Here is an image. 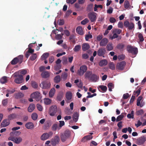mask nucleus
Masks as SVG:
<instances>
[{
	"label": "nucleus",
	"mask_w": 146,
	"mask_h": 146,
	"mask_svg": "<svg viewBox=\"0 0 146 146\" xmlns=\"http://www.w3.org/2000/svg\"><path fill=\"white\" fill-rule=\"evenodd\" d=\"M55 90L54 88H51L49 92V96L50 97H52L55 92Z\"/></svg>",
	"instance_id": "obj_29"
},
{
	"label": "nucleus",
	"mask_w": 146,
	"mask_h": 146,
	"mask_svg": "<svg viewBox=\"0 0 146 146\" xmlns=\"http://www.w3.org/2000/svg\"><path fill=\"white\" fill-rule=\"evenodd\" d=\"M112 31V33H115L117 35L120 34L122 32V30H121L117 29H113Z\"/></svg>",
	"instance_id": "obj_30"
},
{
	"label": "nucleus",
	"mask_w": 146,
	"mask_h": 146,
	"mask_svg": "<svg viewBox=\"0 0 146 146\" xmlns=\"http://www.w3.org/2000/svg\"><path fill=\"white\" fill-rule=\"evenodd\" d=\"M89 56L87 54H84L82 55V58L84 59H87L88 58Z\"/></svg>",
	"instance_id": "obj_62"
},
{
	"label": "nucleus",
	"mask_w": 146,
	"mask_h": 146,
	"mask_svg": "<svg viewBox=\"0 0 146 146\" xmlns=\"http://www.w3.org/2000/svg\"><path fill=\"white\" fill-rule=\"evenodd\" d=\"M108 42V39L104 38L102 40L100 43V45L101 46H106Z\"/></svg>",
	"instance_id": "obj_16"
},
{
	"label": "nucleus",
	"mask_w": 146,
	"mask_h": 146,
	"mask_svg": "<svg viewBox=\"0 0 146 146\" xmlns=\"http://www.w3.org/2000/svg\"><path fill=\"white\" fill-rule=\"evenodd\" d=\"M98 88H100L104 92H106L107 89V87L104 85H100L99 86Z\"/></svg>",
	"instance_id": "obj_44"
},
{
	"label": "nucleus",
	"mask_w": 146,
	"mask_h": 146,
	"mask_svg": "<svg viewBox=\"0 0 146 146\" xmlns=\"http://www.w3.org/2000/svg\"><path fill=\"white\" fill-rule=\"evenodd\" d=\"M96 13H90L88 14V17L92 22L95 21L96 19Z\"/></svg>",
	"instance_id": "obj_13"
},
{
	"label": "nucleus",
	"mask_w": 146,
	"mask_h": 146,
	"mask_svg": "<svg viewBox=\"0 0 146 146\" xmlns=\"http://www.w3.org/2000/svg\"><path fill=\"white\" fill-rule=\"evenodd\" d=\"M60 141L59 137L58 135H56L54 138L51 141V143L52 145L54 146L58 143Z\"/></svg>",
	"instance_id": "obj_12"
},
{
	"label": "nucleus",
	"mask_w": 146,
	"mask_h": 146,
	"mask_svg": "<svg viewBox=\"0 0 146 146\" xmlns=\"http://www.w3.org/2000/svg\"><path fill=\"white\" fill-rule=\"evenodd\" d=\"M109 68L112 70H114L115 69V66L113 62H111L109 64Z\"/></svg>",
	"instance_id": "obj_48"
},
{
	"label": "nucleus",
	"mask_w": 146,
	"mask_h": 146,
	"mask_svg": "<svg viewBox=\"0 0 146 146\" xmlns=\"http://www.w3.org/2000/svg\"><path fill=\"white\" fill-rule=\"evenodd\" d=\"M16 115L15 113H12L8 116V120H11L12 119L15 118L16 117Z\"/></svg>",
	"instance_id": "obj_40"
},
{
	"label": "nucleus",
	"mask_w": 146,
	"mask_h": 146,
	"mask_svg": "<svg viewBox=\"0 0 146 146\" xmlns=\"http://www.w3.org/2000/svg\"><path fill=\"white\" fill-rule=\"evenodd\" d=\"M99 79V76L95 74H92L91 76L90 80H91L93 82H96Z\"/></svg>",
	"instance_id": "obj_14"
},
{
	"label": "nucleus",
	"mask_w": 146,
	"mask_h": 146,
	"mask_svg": "<svg viewBox=\"0 0 146 146\" xmlns=\"http://www.w3.org/2000/svg\"><path fill=\"white\" fill-rule=\"evenodd\" d=\"M51 129L52 130L54 131H56L57 130H59L60 129V128L59 129L58 123H55L52 125Z\"/></svg>",
	"instance_id": "obj_25"
},
{
	"label": "nucleus",
	"mask_w": 146,
	"mask_h": 146,
	"mask_svg": "<svg viewBox=\"0 0 146 146\" xmlns=\"http://www.w3.org/2000/svg\"><path fill=\"white\" fill-rule=\"evenodd\" d=\"M17 73H14V77H16L14 80L15 82L17 84H20L23 82V77L21 74H17Z\"/></svg>",
	"instance_id": "obj_3"
},
{
	"label": "nucleus",
	"mask_w": 146,
	"mask_h": 146,
	"mask_svg": "<svg viewBox=\"0 0 146 146\" xmlns=\"http://www.w3.org/2000/svg\"><path fill=\"white\" fill-rule=\"evenodd\" d=\"M0 82L2 84L5 83L7 82V77L6 76L2 77L0 79Z\"/></svg>",
	"instance_id": "obj_41"
},
{
	"label": "nucleus",
	"mask_w": 146,
	"mask_h": 146,
	"mask_svg": "<svg viewBox=\"0 0 146 146\" xmlns=\"http://www.w3.org/2000/svg\"><path fill=\"white\" fill-rule=\"evenodd\" d=\"M126 64V62L124 61H122L117 63L116 67V69L119 70H123Z\"/></svg>",
	"instance_id": "obj_8"
},
{
	"label": "nucleus",
	"mask_w": 146,
	"mask_h": 146,
	"mask_svg": "<svg viewBox=\"0 0 146 146\" xmlns=\"http://www.w3.org/2000/svg\"><path fill=\"white\" fill-rule=\"evenodd\" d=\"M51 103V100L48 98H45L44 99V103L45 104L49 105Z\"/></svg>",
	"instance_id": "obj_39"
},
{
	"label": "nucleus",
	"mask_w": 146,
	"mask_h": 146,
	"mask_svg": "<svg viewBox=\"0 0 146 146\" xmlns=\"http://www.w3.org/2000/svg\"><path fill=\"white\" fill-rule=\"evenodd\" d=\"M76 31L78 34L80 35H82L83 34L82 28L81 27H77L76 29Z\"/></svg>",
	"instance_id": "obj_28"
},
{
	"label": "nucleus",
	"mask_w": 146,
	"mask_h": 146,
	"mask_svg": "<svg viewBox=\"0 0 146 146\" xmlns=\"http://www.w3.org/2000/svg\"><path fill=\"white\" fill-rule=\"evenodd\" d=\"M49 54L48 53H44L41 56V59L42 60H45L49 56Z\"/></svg>",
	"instance_id": "obj_36"
},
{
	"label": "nucleus",
	"mask_w": 146,
	"mask_h": 146,
	"mask_svg": "<svg viewBox=\"0 0 146 146\" xmlns=\"http://www.w3.org/2000/svg\"><path fill=\"white\" fill-rule=\"evenodd\" d=\"M31 85L34 88H37L38 86V85L37 83L34 81H31Z\"/></svg>",
	"instance_id": "obj_42"
},
{
	"label": "nucleus",
	"mask_w": 146,
	"mask_h": 146,
	"mask_svg": "<svg viewBox=\"0 0 146 146\" xmlns=\"http://www.w3.org/2000/svg\"><path fill=\"white\" fill-rule=\"evenodd\" d=\"M124 26L126 28H128L129 30L134 29V24L132 22L129 23L128 21L126 20L124 23Z\"/></svg>",
	"instance_id": "obj_7"
},
{
	"label": "nucleus",
	"mask_w": 146,
	"mask_h": 146,
	"mask_svg": "<svg viewBox=\"0 0 146 146\" xmlns=\"http://www.w3.org/2000/svg\"><path fill=\"white\" fill-rule=\"evenodd\" d=\"M49 138L48 135L47 133H45L43 134L40 137V139L42 141H44Z\"/></svg>",
	"instance_id": "obj_26"
},
{
	"label": "nucleus",
	"mask_w": 146,
	"mask_h": 146,
	"mask_svg": "<svg viewBox=\"0 0 146 146\" xmlns=\"http://www.w3.org/2000/svg\"><path fill=\"white\" fill-rule=\"evenodd\" d=\"M106 51L105 48H100L97 51V54L100 56L104 57V55L105 54Z\"/></svg>",
	"instance_id": "obj_11"
},
{
	"label": "nucleus",
	"mask_w": 146,
	"mask_h": 146,
	"mask_svg": "<svg viewBox=\"0 0 146 146\" xmlns=\"http://www.w3.org/2000/svg\"><path fill=\"white\" fill-rule=\"evenodd\" d=\"M31 98L35 99L36 101L39 100L41 98L40 93L38 91L33 93L31 95Z\"/></svg>",
	"instance_id": "obj_10"
},
{
	"label": "nucleus",
	"mask_w": 146,
	"mask_h": 146,
	"mask_svg": "<svg viewBox=\"0 0 146 146\" xmlns=\"http://www.w3.org/2000/svg\"><path fill=\"white\" fill-rule=\"evenodd\" d=\"M38 110L40 111H42V110L43 108L42 106L40 104H37L36 105Z\"/></svg>",
	"instance_id": "obj_64"
},
{
	"label": "nucleus",
	"mask_w": 146,
	"mask_h": 146,
	"mask_svg": "<svg viewBox=\"0 0 146 146\" xmlns=\"http://www.w3.org/2000/svg\"><path fill=\"white\" fill-rule=\"evenodd\" d=\"M42 77L44 78H46L50 76V72L48 71L43 72L41 74Z\"/></svg>",
	"instance_id": "obj_17"
},
{
	"label": "nucleus",
	"mask_w": 146,
	"mask_h": 146,
	"mask_svg": "<svg viewBox=\"0 0 146 146\" xmlns=\"http://www.w3.org/2000/svg\"><path fill=\"white\" fill-rule=\"evenodd\" d=\"M79 116V113L77 112H75L72 115V118L73 121L75 122L77 121Z\"/></svg>",
	"instance_id": "obj_15"
},
{
	"label": "nucleus",
	"mask_w": 146,
	"mask_h": 146,
	"mask_svg": "<svg viewBox=\"0 0 146 146\" xmlns=\"http://www.w3.org/2000/svg\"><path fill=\"white\" fill-rule=\"evenodd\" d=\"M109 21L110 23H113L116 22V20L113 17H110L109 19Z\"/></svg>",
	"instance_id": "obj_61"
},
{
	"label": "nucleus",
	"mask_w": 146,
	"mask_h": 146,
	"mask_svg": "<svg viewBox=\"0 0 146 146\" xmlns=\"http://www.w3.org/2000/svg\"><path fill=\"white\" fill-rule=\"evenodd\" d=\"M74 36L73 35H70L69 37V40L73 43H74L75 42V41L74 39Z\"/></svg>",
	"instance_id": "obj_55"
},
{
	"label": "nucleus",
	"mask_w": 146,
	"mask_h": 146,
	"mask_svg": "<svg viewBox=\"0 0 146 146\" xmlns=\"http://www.w3.org/2000/svg\"><path fill=\"white\" fill-rule=\"evenodd\" d=\"M81 48V46L79 45H78L75 46L73 50L75 52H78L80 50Z\"/></svg>",
	"instance_id": "obj_37"
},
{
	"label": "nucleus",
	"mask_w": 146,
	"mask_h": 146,
	"mask_svg": "<svg viewBox=\"0 0 146 146\" xmlns=\"http://www.w3.org/2000/svg\"><path fill=\"white\" fill-rule=\"evenodd\" d=\"M25 127L28 129H32L34 128V125L31 122H29L25 125Z\"/></svg>",
	"instance_id": "obj_23"
},
{
	"label": "nucleus",
	"mask_w": 146,
	"mask_h": 146,
	"mask_svg": "<svg viewBox=\"0 0 146 146\" xmlns=\"http://www.w3.org/2000/svg\"><path fill=\"white\" fill-rule=\"evenodd\" d=\"M59 122V124L58 125L59 129L60 128V129L64 125L65 122L64 121H60Z\"/></svg>",
	"instance_id": "obj_53"
},
{
	"label": "nucleus",
	"mask_w": 146,
	"mask_h": 146,
	"mask_svg": "<svg viewBox=\"0 0 146 146\" xmlns=\"http://www.w3.org/2000/svg\"><path fill=\"white\" fill-rule=\"evenodd\" d=\"M108 87L109 88V91H112V88L113 87V84L111 83H110L108 84Z\"/></svg>",
	"instance_id": "obj_54"
},
{
	"label": "nucleus",
	"mask_w": 146,
	"mask_h": 146,
	"mask_svg": "<svg viewBox=\"0 0 146 146\" xmlns=\"http://www.w3.org/2000/svg\"><path fill=\"white\" fill-rule=\"evenodd\" d=\"M138 38L140 42H142L144 40V38L142 35L141 33H139L138 35Z\"/></svg>",
	"instance_id": "obj_58"
},
{
	"label": "nucleus",
	"mask_w": 146,
	"mask_h": 146,
	"mask_svg": "<svg viewBox=\"0 0 146 146\" xmlns=\"http://www.w3.org/2000/svg\"><path fill=\"white\" fill-rule=\"evenodd\" d=\"M124 7L126 9H128L130 7V4L128 1L126 0L124 3Z\"/></svg>",
	"instance_id": "obj_46"
},
{
	"label": "nucleus",
	"mask_w": 146,
	"mask_h": 146,
	"mask_svg": "<svg viewBox=\"0 0 146 146\" xmlns=\"http://www.w3.org/2000/svg\"><path fill=\"white\" fill-rule=\"evenodd\" d=\"M54 82L56 83H58L61 80V77L59 75L56 76L54 78Z\"/></svg>",
	"instance_id": "obj_31"
},
{
	"label": "nucleus",
	"mask_w": 146,
	"mask_h": 146,
	"mask_svg": "<svg viewBox=\"0 0 146 146\" xmlns=\"http://www.w3.org/2000/svg\"><path fill=\"white\" fill-rule=\"evenodd\" d=\"M143 113V110L141 109L138 111H137L136 112V115H141Z\"/></svg>",
	"instance_id": "obj_56"
},
{
	"label": "nucleus",
	"mask_w": 146,
	"mask_h": 146,
	"mask_svg": "<svg viewBox=\"0 0 146 146\" xmlns=\"http://www.w3.org/2000/svg\"><path fill=\"white\" fill-rule=\"evenodd\" d=\"M35 105L34 104H30L28 108V111L29 112H32L35 109Z\"/></svg>",
	"instance_id": "obj_27"
},
{
	"label": "nucleus",
	"mask_w": 146,
	"mask_h": 146,
	"mask_svg": "<svg viewBox=\"0 0 146 146\" xmlns=\"http://www.w3.org/2000/svg\"><path fill=\"white\" fill-rule=\"evenodd\" d=\"M107 49L108 51L111 50L113 48V46L112 43H109L106 46Z\"/></svg>",
	"instance_id": "obj_35"
},
{
	"label": "nucleus",
	"mask_w": 146,
	"mask_h": 146,
	"mask_svg": "<svg viewBox=\"0 0 146 146\" xmlns=\"http://www.w3.org/2000/svg\"><path fill=\"white\" fill-rule=\"evenodd\" d=\"M146 141V137L144 136H142L137 139L136 143L138 145H141L144 144Z\"/></svg>",
	"instance_id": "obj_9"
},
{
	"label": "nucleus",
	"mask_w": 146,
	"mask_h": 146,
	"mask_svg": "<svg viewBox=\"0 0 146 146\" xmlns=\"http://www.w3.org/2000/svg\"><path fill=\"white\" fill-rule=\"evenodd\" d=\"M92 35H85V39L86 41H88L89 38H92Z\"/></svg>",
	"instance_id": "obj_60"
},
{
	"label": "nucleus",
	"mask_w": 146,
	"mask_h": 146,
	"mask_svg": "<svg viewBox=\"0 0 146 146\" xmlns=\"http://www.w3.org/2000/svg\"><path fill=\"white\" fill-rule=\"evenodd\" d=\"M19 74H22L23 75H25L27 73V70H26L23 69L20 70L19 71Z\"/></svg>",
	"instance_id": "obj_57"
},
{
	"label": "nucleus",
	"mask_w": 146,
	"mask_h": 146,
	"mask_svg": "<svg viewBox=\"0 0 146 146\" xmlns=\"http://www.w3.org/2000/svg\"><path fill=\"white\" fill-rule=\"evenodd\" d=\"M87 69V67L85 65H82L80 67V69L78 70L77 74L80 76L83 75Z\"/></svg>",
	"instance_id": "obj_6"
},
{
	"label": "nucleus",
	"mask_w": 146,
	"mask_h": 146,
	"mask_svg": "<svg viewBox=\"0 0 146 146\" xmlns=\"http://www.w3.org/2000/svg\"><path fill=\"white\" fill-rule=\"evenodd\" d=\"M60 138L61 141L62 142H65L66 139L68 138L66 137V136L63 134H62L60 136Z\"/></svg>",
	"instance_id": "obj_45"
},
{
	"label": "nucleus",
	"mask_w": 146,
	"mask_h": 146,
	"mask_svg": "<svg viewBox=\"0 0 146 146\" xmlns=\"http://www.w3.org/2000/svg\"><path fill=\"white\" fill-rule=\"evenodd\" d=\"M51 83L50 82L46 81H42L40 84V87L43 89H48L50 88Z\"/></svg>",
	"instance_id": "obj_4"
},
{
	"label": "nucleus",
	"mask_w": 146,
	"mask_h": 146,
	"mask_svg": "<svg viewBox=\"0 0 146 146\" xmlns=\"http://www.w3.org/2000/svg\"><path fill=\"white\" fill-rule=\"evenodd\" d=\"M58 109L57 106L55 105L51 106L49 109V114L51 116H54L55 115Z\"/></svg>",
	"instance_id": "obj_5"
},
{
	"label": "nucleus",
	"mask_w": 146,
	"mask_h": 146,
	"mask_svg": "<svg viewBox=\"0 0 146 146\" xmlns=\"http://www.w3.org/2000/svg\"><path fill=\"white\" fill-rule=\"evenodd\" d=\"M66 137L69 138L70 136V132L68 130H66L63 133H62Z\"/></svg>",
	"instance_id": "obj_38"
},
{
	"label": "nucleus",
	"mask_w": 146,
	"mask_h": 146,
	"mask_svg": "<svg viewBox=\"0 0 146 146\" xmlns=\"http://www.w3.org/2000/svg\"><path fill=\"white\" fill-rule=\"evenodd\" d=\"M89 21L88 20L87 18H86L81 22V24L83 25H85Z\"/></svg>",
	"instance_id": "obj_59"
},
{
	"label": "nucleus",
	"mask_w": 146,
	"mask_h": 146,
	"mask_svg": "<svg viewBox=\"0 0 146 146\" xmlns=\"http://www.w3.org/2000/svg\"><path fill=\"white\" fill-rule=\"evenodd\" d=\"M36 53H34L30 56V59L32 61L35 60L36 58Z\"/></svg>",
	"instance_id": "obj_51"
},
{
	"label": "nucleus",
	"mask_w": 146,
	"mask_h": 146,
	"mask_svg": "<svg viewBox=\"0 0 146 146\" xmlns=\"http://www.w3.org/2000/svg\"><path fill=\"white\" fill-rule=\"evenodd\" d=\"M141 89V88H140L136 91H134L133 92V94L134 95L136 96H138L140 93Z\"/></svg>",
	"instance_id": "obj_47"
},
{
	"label": "nucleus",
	"mask_w": 146,
	"mask_h": 146,
	"mask_svg": "<svg viewBox=\"0 0 146 146\" xmlns=\"http://www.w3.org/2000/svg\"><path fill=\"white\" fill-rule=\"evenodd\" d=\"M24 94L21 92H19L16 93L15 94V97L16 99H19L23 97Z\"/></svg>",
	"instance_id": "obj_32"
},
{
	"label": "nucleus",
	"mask_w": 146,
	"mask_h": 146,
	"mask_svg": "<svg viewBox=\"0 0 146 146\" xmlns=\"http://www.w3.org/2000/svg\"><path fill=\"white\" fill-rule=\"evenodd\" d=\"M72 94L70 92H67L66 93V99L70 100H71L72 97Z\"/></svg>",
	"instance_id": "obj_34"
},
{
	"label": "nucleus",
	"mask_w": 146,
	"mask_h": 146,
	"mask_svg": "<svg viewBox=\"0 0 146 146\" xmlns=\"http://www.w3.org/2000/svg\"><path fill=\"white\" fill-rule=\"evenodd\" d=\"M129 97V94L128 93L123 94V98L124 99H127Z\"/></svg>",
	"instance_id": "obj_63"
},
{
	"label": "nucleus",
	"mask_w": 146,
	"mask_h": 146,
	"mask_svg": "<svg viewBox=\"0 0 146 146\" xmlns=\"http://www.w3.org/2000/svg\"><path fill=\"white\" fill-rule=\"evenodd\" d=\"M143 97L141 96H139L137 99V105L138 106H140L141 107H142L143 104H142V101L141 102V103L140 104L141 101L142 100Z\"/></svg>",
	"instance_id": "obj_21"
},
{
	"label": "nucleus",
	"mask_w": 146,
	"mask_h": 146,
	"mask_svg": "<svg viewBox=\"0 0 146 146\" xmlns=\"http://www.w3.org/2000/svg\"><path fill=\"white\" fill-rule=\"evenodd\" d=\"M126 113H122L121 114L117 116L116 119V121L118 122L122 120L123 117L126 115Z\"/></svg>",
	"instance_id": "obj_20"
},
{
	"label": "nucleus",
	"mask_w": 146,
	"mask_h": 146,
	"mask_svg": "<svg viewBox=\"0 0 146 146\" xmlns=\"http://www.w3.org/2000/svg\"><path fill=\"white\" fill-rule=\"evenodd\" d=\"M8 103V99H5L3 100L2 102V104L4 106H6Z\"/></svg>",
	"instance_id": "obj_50"
},
{
	"label": "nucleus",
	"mask_w": 146,
	"mask_h": 146,
	"mask_svg": "<svg viewBox=\"0 0 146 146\" xmlns=\"http://www.w3.org/2000/svg\"><path fill=\"white\" fill-rule=\"evenodd\" d=\"M23 55H20L15 58L11 61V64L12 65H15L17 63L20 64L23 61Z\"/></svg>",
	"instance_id": "obj_1"
},
{
	"label": "nucleus",
	"mask_w": 146,
	"mask_h": 146,
	"mask_svg": "<svg viewBox=\"0 0 146 146\" xmlns=\"http://www.w3.org/2000/svg\"><path fill=\"white\" fill-rule=\"evenodd\" d=\"M31 117L34 120H36L37 119L38 117L37 114L35 113H33L32 114Z\"/></svg>",
	"instance_id": "obj_49"
},
{
	"label": "nucleus",
	"mask_w": 146,
	"mask_h": 146,
	"mask_svg": "<svg viewBox=\"0 0 146 146\" xmlns=\"http://www.w3.org/2000/svg\"><path fill=\"white\" fill-rule=\"evenodd\" d=\"M22 141V139L19 136L15 137L14 138V142L17 144H19Z\"/></svg>",
	"instance_id": "obj_22"
},
{
	"label": "nucleus",
	"mask_w": 146,
	"mask_h": 146,
	"mask_svg": "<svg viewBox=\"0 0 146 146\" xmlns=\"http://www.w3.org/2000/svg\"><path fill=\"white\" fill-rule=\"evenodd\" d=\"M124 46V45L122 43H119L117 45L116 48L119 50H122L123 49Z\"/></svg>",
	"instance_id": "obj_43"
},
{
	"label": "nucleus",
	"mask_w": 146,
	"mask_h": 146,
	"mask_svg": "<svg viewBox=\"0 0 146 146\" xmlns=\"http://www.w3.org/2000/svg\"><path fill=\"white\" fill-rule=\"evenodd\" d=\"M10 124V121L9 120L4 119L1 123V126L2 127H5L8 125Z\"/></svg>",
	"instance_id": "obj_18"
},
{
	"label": "nucleus",
	"mask_w": 146,
	"mask_h": 146,
	"mask_svg": "<svg viewBox=\"0 0 146 146\" xmlns=\"http://www.w3.org/2000/svg\"><path fill=\"white\" fill-rule=\"evenodd\" d=\"M126 50L129 53H131L133 54L136 55L138 53L137 48L133 47L130 45H128L127 46Z\"/></svg>",
	"instance_id": "obj_2"
},
{
	"label": "nucleus",
	"mask_w": 146,
	"mask_h": 146,
	"mask_svg": "<svg viewBox=\"0 0 146 146\" xmlns=\"http://www.w3.org/2000/svg\"><path fill=\"white\" fill-rule=\"evenodd\" d=\"M62 65L61 64H56V65L54 66L55 70L56 71H57L61 68Z\"/></svg>",
	"instance_id": "obj_52"
},
{
	"label": "nucleus",
	"mask_w": 146,
	"mask_h": 146,
	"mask_svg": "<svg viewBox=\"0 0 146 146\" xmlns=\"http://www.w3.org/2000/svg\"><path fill=\"white\" fill-rule=\"evenodd\" d=\"M92 74V71H88L85 74V78L88 79L90 80Z\"/></svg>",
	"instance_id": "obj_24"
},
{
	"label": "nucleus",
	"mask_w": 146,
	"mask_h": 146,
	"mask_svg": "<svg viewBox=\"0 0 146 146\" xmlns=\"http://www.w3.org/2000/svg\"><path fill=\"white\" fill-rule=\"evenodd\" d=\"M90 48V46L88 43H83L82 45V50L84 51L88 50Z\"/></svg>",
	"instance_id": "obj_19"
},
{
	"label": "nucleus",
	"mask_w": 146,
	"mask_h": 146,
	"mask_svg": "<svg viewBox=\"0 0 146 146\" xmlns=\"http://www.w3.org/2000/svg\"><path fill=\"white\" fill-rule=\"evenodd\" d=\"M108 62L106 60L104 59L100 61L99 64L101 66H106Z\"/></svg>",
	"instance_id": "obj_33"
}]
</instances>
